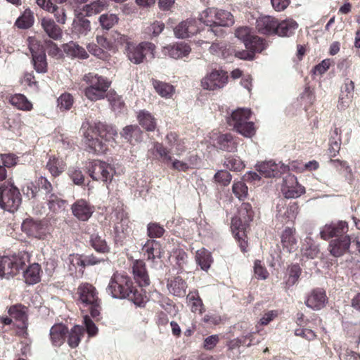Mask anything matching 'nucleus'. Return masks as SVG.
Returning <instances> with one entry per match:
<instances>
[{"label":"nucleus","mask_w":360,"mask_h":360,"mask_svg":"<svg viewBox=\"0 0 360 360\" xmlns=\"http://www.w3.org/2000/svg\"><path fill=\"white\" fill-rule=\"evenodd\" d=\"M84 136L89 152L99 154L107 150V143L112 146L117 132L113 126L96 122L88 127Z\"/></svg>","instance_id":"obj_1"},{"label":"nucleus","mask_w":360,"mask_h":360,"mask_svg":"<svg viewBox=\"0 0 360 360\" xmlns=\"http://www.w3.org/2000/svg\"><path fill=\"white\" fill-rule=\"evenodd\" d=\"M107 292L114 298L128 299L136 305L143 302V297L134 286L131 278L127 274L115 272L107 287Z\"/></svg>","instance_id":"obj_2"},{"label":"nucleus","mask_w":360,"mask_h":360,"mask_svg":"<svg viewBox=\"0 0 360 360\" xmlns=\"http://www.w3.org/2000/svg\"><path fill=\"white\" fill-rule=\"evenodd\" d=\"M199 20L207 26L210 27L209 31L214 35H220L223 30L219 27H229L234 23L233 15L225 10H218L214 8H208L199 15Z\"/></svg>","instance_id":"obj_3"},{"label":"nucleus","mask_w":360,"mask_h":360,"mask_svg":"<svg viewBox=\"0 0 360 360\" xmlns=\"http://www.w3.org/2000/svg\"><path fill=\"white\" fill-rule=\"evenodd\" d=\"M166 141L167 148L158 142L153 145V153L155 152L165 163L172 160V155L180 156L186 150L184 141L179 139L174 132H170L166 136Z\"/></svg>","instance_id":"obj_4"},{"label":"nucleus","mask_w":360,"mask_h":360,"mask_svg":"<svg viewBox=\"0 0 360 360\" xmlns=\"http://www.w3.org/2000/svg\"><path fill=\"white\" fill-rule=\"evenodd\" d=\"M83 80L87 84L84 89V95L89 100L96 101L105 97L110 86V82L106 77L89 72L84 76Z\"/></svg>","instance_id":"obj_5"},{"label":"nucleus","mask_w":360,"mask_h":360,"mask_svg":"<svg viewBox=\"0 0 360 360\" xmlns=\"http://www.w3.org/2000/svg\"><path fill=\"white\" fill-rule=\"evenodd\" d=\"M30 261V255L27 252H21L12 256L0 257V278L9 279L13 278L20 270H23L24 266Z\"/></svg>","instance_id":"obj_6"},{"label":"nucleus","mask_w":360,"mask_h":360,"mask_svg":"<svg viewBox=\"0 0 360 360\" xmlns=\"http://www.w3.org/2000/svg\"><path fill=\"white\" fill-rule=\"evenodd\" d=\"M250 114L251 112L248 108H238L228 118V123L239 134L250 138L255 133L254 123L248 121Z\"/></svg>","instance_id":"obj_7"},{"label":"nucleus","mask_w":360,"mask_h":360,"mask_svg":"<svg viewBox=\"0 0 360 360\" xmlns=\"http://www.w3.org/2000/svg\"><path fill=\"white\" fill-rule=\"evenodd\" d=\"M79 301L84 307H88L93 318L100 315L101 300L94 286L89 283L81 284L77 288Z\"/></svg>","instance_id":"obj_8"},{"label":"nucleus","mask_w":360,"mask_h":360,"mask_svg":"<svg viewBox=\"0 0 360 360\" xmlns=\"http://www.w3.org/2000/svg\"><path fill=\"white\" fill-rule=\"evenodd\" d=\"M21 195L17 187L10 183L0 186V207L10 212L16 211L21 204Z\"/></svg>","instance_id":"obj_9"},{"label":"nucleus","mask_w":360,"mask_h":360,"mask_svg":"<svg viewBox=\"0 0 360 360\" xmlns=\"http://www.w3.org/2000/svg\"><path fill=\"white\" fill-rule=\"evenodd\" d=\"M155 44L149 41H143L139 44H128L125 48V53L128 59L134 64H140L143 62L147 54H150L154 58Z\"/></svg>","instance_id":"obj_10"},{"label":"nucleus","mask_w":360,"mask_h":360,"mask_svg":"<svg viewBox=\"0 0 360 360\" xmlns=\"http://www.w3.org/2000/svg\"><path fill=\"white\" fill-rule=\"evenodd\" d=\"M88 170L93 180L107 184L111 182L115 173V168L110 164L101 160L90 162Z\"/></svg>","instance_id":"obj_11"},{"label":"nucleus","mask_w":360,"mask_h":360,"mask_svg":"<svg viewBox=\"0 0 360 360\" xmlns=\"http://www.w3.org/2000/svg\"><path fill=\"white\" fill-rule=\"evenodd\" d=\"M299 212L296 202H288L285 199H279L276 207V219L282 224L293 221Z\"/></svg>","instance_id":"obj_12"},{"label":"nucleus","mask_w":360,"mask_h":360,"mask_svg":"<svg viewBox=\"0 0 360 360\" xmlns=\"http://www.w3.org/2000/svg\"><path fill=\"white\" fill-rule=\"evenodd\" d=\"M22 229L29 235L39 239H44L51 231V227L47 219L41 221L27 219L22 224Z\"/></svg>","instance_id":"obj_13"},{"label":"nucleus","mask_w":360,"mask_h":360,"mask_svg":"<svg viewBox=\"0 0 360 360\" xmlns=\"http://www.w3.org/2000/svg\"><path fill=\"white\" fill-rule=\"evenodd\" d=\"M349 226L345 221H338L326 224L320 229V237L325 240L348 236Z\"/></svg>","instance_id":"obj_14"},{"label":"nucleus","mask_w":360,"mask_h":360,"mask_svg":"<svg viewBox=\"0 0 360 360\" xmlns=\"http://www.w3.org/2000/svg\"><path fill=\"white\" fill-rule=\"evenodd\" d=\"M228 82L227 73L223 70H213L201 81L205 89L214 91L223 88Z\"/></svg>","instance_id":"obj_15"},{"label":"nucleus","mask_w":360,"mask_h":360,"mask_svg":"<svg viewBox=\"0 0 360 360\" xmlns=\"http://www.w3.org/2000/svg\"><path fill=\"white\" fill-rule=\"evenodd\" d=\"M281 193L285 198H296L305 193V188L298 183L295 176L288 174L283 179Z\"/></svg>","instance_id":"obj_16"},{"label":"nucleus","mask_w":360,"mask_h":360,"mask_svg":"<svg viewBox=\"0 0 360 360\" xmlns=\"http://www.w3.org/2000/svg\"><path fill=\"white\" fill-rule=\"evenodd\" d=\"M289 169V166L281 162L276 164L271 160L263 162L257 165V170L259 173L262 176L267 178L277 177L287 172Z\"/></svg>","instance_id":"obj_17"},{"label":"nucleus","mask_w":360,"mask_h":360,"mask_svg":"<svg viewBox=\"0 0 360 360\" xmlns=\"http://www.w3.org/2000/svg\"><path fill=\"white\" fill-rule=\"evenodd\" d=\"M351 244L352 238L349 236H345L331 240L328 250L332 256L339 257L349 252Z\"/></svg>","instance_id":"obj_18"},{"label":"nucleus","mask_w":360,"mask_h":360,"mask_svg":"<svg viewBox=\"0 0 360 360\" xmlns=\"http://www.w3.org/2000/svg\"><path fill=\"white\" fill-rule=\"evenodd\" d=\"M327 302L326 291L321 288H315L309 293L305 304L313 310H320L326 306Z\"/></svg>","instance_id":"obj_19"},{"label":"nucleus","mask_w":360,"mask_h":360,"mask_svg":"<svg viewBox=\"0 0 360 360\" xmlns=\"http://www.w3.org/2000/svg\"><path fill=\"white\" fill-rule=\"evenodd\" d=\"M131 271L134 278L141 287L150 285V281L146 268V264L142 260H136L133 262Z\"/></svg>","instance_id":"obj_20"},{"label":"nucleus","mask_w":360,"mask_h":360,"mask_svg":"<svg viewBox=\"0 0 360 360\" xmlns=\"http://www.w3.org/2000/svg\"><path fill=\"white\" fill-rule=\"evenodd\" d=\"M71 209L73 215L81 221H87L94 211V207L83 199L77 200Z\"/></svg>","instance_id":"obj_21"},{"label":"nucleus","mask_w":360,"mask_h":360,"mask_svg":"<svg viewBox=\"0 0 360 360\" xmlns=\"http://www.w3.org/2000/svg\"><path fill=\"white\" fill-rule=\"evenodd\" d=\"M37 4L43 9L53 13L56 21L60 24H65L66 21V13L63 6H58L52 0H37Z\"/></svg>","instance_id":"obj_22"},{"label":"nucleus","mask_w":360,"mask_h":360,"mask_svg":"<svg viewBox=\"0 0 360 360\" xmlns=\"http://www.w3.org/2000/svg\"><path fill=\"white\" fill-rule=\"evenodd\" d=\"M198 31L197 22L191 18L181 22L174 30L175 36L181 39L190 37Z\"/></svg>","instance_id":"obj_23"},{"label":"nucleus","mask_w":360,"mask_h":360,"mask_svg":"<svg viewBox=\"0 0 360 360\" xmlns=\"http://www.w3.org/2000/svg\"><path fill=\"white\" fill-rule=\"evenodd\" d=\"M191 51V47L187 44L182 42L169 45L163 49V53L165 56H169L174 59L187 56Z\"/></svg>","instance_id":"obj_24"},{"label":"nucleus","mask_w":360,"mask_h":360,"mask_svg":"<svg viewBox=\"0 0 360 360\" xmlns=\"http://www.w3.org/2000/svg\"><path fill=\"white\" fill-rule=\"evenodd\" d=\"M276 26L277 20L269 15L260 17L256 21L257 30L264 34H274Z\"/></svg>","instance_id":"obj_25"},{"label":"nucleus","mask_w":360,"mask_h":360,"mask_svg":"<svg viewBox=\"0 0 360 360\" xmlns=\"http://www.w3.org/2000/svg\"><path fill=\"white\" fill-rule=\"evenodd\" d=\"M142 250L148 260L154 261L155 258H160L162 254L160 243L155 240H148Z\"/></svg>","instance_id":"obj_26"},{"label":"nucleus","mask_w":360,"mask_h":360,"mask_svg":"<svg viewBox=\"0 0 360 360\" xmlns=\"http://www.w3.org/2000/svg\"><path fill=\"white\" fill-rule=\"evenodd\" d=\"M277 25L275 34L280 37L291 36L295 33L298 27L297 23L292 19L285 20L280 22L277 20Z\"/></svg>","instance_id":"obj_27"},{"label":"nucleus","mask_w":360,"mask_h":360,"mask_svg":"<svg viewBox=\"0 0 360 360\" xmlns=\"http://www.w3.org/2000/svg\"><path fill=\"white\" fill-rule=\"evenodd\" d=\"M41 25L44 32L50 38L57 40L61 37L62 30L53 20L44 18L41 19Z\"/></svg>","instance_id":"obj_28"},{"label":"nucleus","mask_w":360,"mask_h":360,"mask_svg":"<svg viewBox=\"0 0 360 360\" xmlns=\"http://www.w3.org/2000/svg\"><path fill=\"white\" fill-rule=\"evenodd\" d=\"M217 143L219 149L227 152H235L238 146L236 139L231 134L219 135Z\"/></svg>","instance_id":"obj_29"},{"label":"nucleus","mask_w":360,"mask_h":360,"mask_svg":"<svg viewBox=\"0 0 360 360\" xmlns=\"http://www.w3.org/2000/svg\"><path fill=\"white\" fill-rule=\"evenodd\" d=\"M67 327L63 324H56L50 330V338L52 344L55 346H60L66 337Z\"/></svg>","instance_id":"obj_30"},{"label":"nucleus","mask_w":360,"mask_h":360,"mask_svg":"<svg viewBox=\"0 0 360 360\" xmlns=\"http://www.w3.org/2000/svg\"><path fill=\"white\" fill-rule=\"evenodd\" d=\"M167 288L169 292L174 295L183 297L186 294L187 285L184 280L177 276L167 282Z\"/></svg>","instance_id":"obj_31"},{"label":"nucleus","mask_w":360,"mask_h":360,"mask_svg":"<svg viewBox=\"0 0 360 360\" xmlns=\"http://www.w3.org/2000/svg\"><path fill=\"white\" fill-rule=\"evenodd\" d=\"M46 167L53 176H58L64 172L65 165L62 159L50 155Z\"/></svg>","instance_id":"obj_32"},{"label":"nucleus","mask_w":360,"mask_h":360,"mask_svg":"<svg viewBox=\"0 0 360 360\" xmlns=\"http://www.w3.org/2000/svg\"><path fill=\"white\" fill-rule=\"evenodd\" d=\"M47 205L50 212L54 214H59L65 211L66 201L62 200L55 194H49L46 196Z\"/></svg>","instance_id":"obj_33"},{"label":"nucleus","mask_w":360,"mask_h":360,"mask_svg":"<svg viewBox=\"0 0 360 360\" xmlns=\"http://www.w3.org/2000/svg\"><path fill=\"white\" fill-rule=\"evenodd\" d=\"M67 342L72 348L77 347L82 338L84 334V328L82 326L76 325L70 331L67 333Z\"/></svg>","instance_id":"obj_34"},{"label":"nucleus","mask_w":360,"mask_h":360,"mask_svg":"<svg viewBox=\"0 0 360 360\" xmlns=\"http://www.w3.org/2000/svg\"><path fill=\"white\" fill-rule=\"evenodd\" d=\"M302 252L303 256L309 259H314L318 256L319 248L311 237H307L302 246Z\"/></svg>","instance_id":"obj_35"},{"label":"nucleus","mask_w":360,"mask_h":360,"mask_svg":"<svg viewBox=\"0 0 360 360\" xmlns=\"http://www.w3.org/2000/svg\"><path fill=\"white\" fill-rule=\"evenodd\" d=\"M40 266L34 263L29 266L25 271H23L25 282L30 285L37 283L40 280Z\"/></svg>","instance_id":"obj_36"},{"label":"nucleus","mask_w":360,"mask_h":360,"mask_svg":"<svg viewBox=\"0 0 360 360\" xmlns=\"http://www.w3.org/2000/svg\"><path fill=\"white\" fill-rule=\"evenodd\" d=\"M64 51L68 55H70L72 57H77L82 59H86L89 57V55L85 49L73 41H70L65 44Z\"/></svg>","instance_id":"obj_37"},{"label":"nucleus","mask_w":360,"mask_h":360,"mask_svg":"<svg viewBox=\"0 0 360 360\" xmlns=\"http://www.w3.org/2000/svg\"><path fill=\"white\" fill-rule=\"evenodd\" d=\"M140 125L147 131H154L156 127L155 119L146 110H141L138 115Z\"/></svg>","instance_id":"obj_38"},{"label":"nucleus","mask_w":360,"mask_h":360,"mask_svg":"<svg viewBox=\"0 0 360 360\" xmlns=\"http://www.w3.org/2000/svg\"><path fill=\"white\" fill-rule=\"evenodd\" d=\"M108 7L106 0H96L83 7V11L87 16L98 14Z\"/></svg>","instance_id":"obj_39"},{"label":"nucleus","mask_w":360,"mask_h":360,"mask_svg":"<svg viewBox=\"0 0 360 360\" xmlns=\"http://www.w3.org/2000/svg\"><path fill=\"white\" fill-rule=\"evenodd\" d=\"M249 221H245L244 218L236 216L231 220V229L236 238H241L245 236V229Z\"/></svg>","instance_id":"obj_40"},{"label":"nucleus","mask_w":360,"mask_h":360,"mask_svg":"<svg viewBox=\"0 0 360 360\" xmlns=\"http://www.w3.org/2000/svg\"><path fill=\"white\" fill-rule=\"evenodd\" d=\"M153 85L156 92L162 97L170 98L174 92V86L168 83L153 79Z\"/></svg>","instance_id":"obj_41"},{"label":"nucleus","mask_w":360,"mask_h":360,"mask_svg":"<svg viewBox=\"0 0 360 360\" xmlns=\"http://www.w3.org/2000/svg\"><path fill=\"white\" fill-rule=\"evenodd\" d=\"M73 28L78 37L86 36L91 31V22L84 18H79L77 20L74 22Z\"/></svg>","instance_id":"obj_42"},{"label":"nucleus","mask_w":360,"mask_h":360,"mask_svg":"<svg viewBox=\"0 0 360 360\" xmlns=\"http://www.w3.org/2000/svg\"><path fill=\"white\" fill-rule=\"evenodd\" d=\"M196 261L202 270L207 271L212 262L211 254L209 251L202 249L196 252Z\"/></svg>","instance_id":"obj_43"},{"label":"nucleus","mask_w":360,"mask_h":360,"mask_svg":"<svg viewBox=\"0 0 360 360\" xmlns=\"http://www.w3.org/2000/svg\"><path fill=\"white\" fill-rule=\"evenodd\" d=\"M90 244L92 248L98 252L106 253L110 250V248L107 245L105 240L98 234H92L91 236Z\"/></svg>","instance_id":"obj_44"},{"label":"nucleus","mask_w":360,"mask_h":360,"mask_svg":"<svg viewBox=\"0 0 360 360\" xmlns=\"http://www.w3.org/2000/svg\"><path fill=\"white\" fill-rule=\"evenodd\" d=\"M11 103L17 108L22 110H30L32 108V103L22 94H15L10 99Z\"/></svg>","instance_id":"obj_45"},{"label":"nucleus","mask_w":360,"mask_h":360,"mask_svg":"<svg viewBox=\"0 0 360 360\" xmlns=\"http://www.w3.org/2000/svg\"><path fill=\"white\" fill-rule=\"evenodd\" d=\"M288 276L285 281V285L289 288L297 283L302 269L298 264H293L288 268Z\"/></svg>","instance_id":"obj_46"},{"label":"nucleus","mask_w":360,"mask_h":360,"mask_svg":"<svg viewBox=\"0 0 360 360\" xmlns=\"http://www.w3.org/2000/svg\"><path fill=\"white\" fill-rule=\"evenodd\" d=\"M117 221L115 222V231L117 234L124 233L127 231L129 228V219L124 212H119L117 213Z\"/></svg>","instance_id":"obj_47"},{"label":"nucleus","mask_w":360,"mask_h":360,"mask_svg":"<svg viewBox=\"0 0 360 360\" xmlns=\"http://www.w3.org/2000/svg\"><path fill=\"white\" fill-rule=\"evenodd\" d=\"M187 300L193 312H203V303L197 292H190L187 295Z\"/></svg>","instance_id":"obj_48"},{"label":"nucleus","mask_w":360,"mask_h":360,"mask_svg":"<svg viewBox=\"0 0 360 360\" xmlns=\"http://www.w3.org/2000/svg\"><path fill=\"white\" fill-rule=\"evenodd\" d=\"M245 46L255 53V52L262 51L265 49V43L262 39L252 34L249 41L245 42Z\"/></svg>","instance_id":"obj_49"},{"label":"nucleus","mask_w":360,"mask_h":360,"mask_svg":"<svg viewBox=\"0 0 360 360\" xmlns=\"http://www.w3.org/2000/svg\"><path fill=\"white\" fill-rule=\"evenodd\" d=\"M101 27L104 30H110L118 22L119 18L115 14L104 13L98 18Z\"/></svg>","instance_id":"obj_50"},{"label":"nucleus","mask_w":360,"mask_h":360,"mask_svg":"<svg viewBox=\"0 0 360 360\" xmlns=\"http://www.w3.org/2000/svg\"><path fill=\"white\" fill-rule=\"evenodd\" d=\"M281 242L283 248H286L288 252H292L297 248V240L290 230L285 231L283 233Z\"/></svg>","instance_id":"obj_51"},{"label":"nucleus","mask_w":360,"mask_h":360,"mask_svg":"<svg viewBox=\"0 0 360 360\" xmlns=\"http://www.w3.org/2000/svg\"><path fill=\"white\" fill-rule=\"evenodd\" d=\"M232 191L238 199L243 200L248 195V188L243 181H239L234 182L232 186Z\"/></svg>","instance_id":"obj_52"},{"label":"nucleus","mask_w":360,"mask_h":360,"mask_svg":"<svg viewBox=\"0 0 360 360\" xmlns=\"http://www.w3.org/2000/svg\"><path fill=\"white\" fill-rule=\"evenodd\" d=\"M224 165L229 169L239 171L244 167L243 162L237 156L229 155L224 160Z\"/></svg>","instance_id":"obj_53"},{"label":"nucleus","mask_w":360,"mask_h":360,"mask_svg":"<svg viewBox=\"0 0 360 360\" xmlns=\"http://www.w3.org/2000/svg\"><path fill=\"white\" fill-rule=\"evenodd\" d=\"M34 69L39 73H44L47 71V63L46 54L41 53L39 56L32 57Z\"/></svg>","instance_id":"obj_54"},{"label":"nucleus","mask_w":360,"mask_h":360,"mask_svg":"<svg viewBox=\"0 0 360 360\" xmlns=\"http://www.w3.org/2000/svg\"><path fill=\"white\" fill-rule=\"evenodd\" d=\"M33 24V16L30 11H25V13L15 22V25L19 28L26 29L30 27Z\"/></svg>","instance_id":"obj_55"},{"label":"nucleus","mask_w":360,"mask_h":360,"mask_svg":"<svg viewBox=\"0 0 360 360\" xmlns=\"http://www.w3.org/2000/svg\"><path fill=\"white\" fill-rule=\"evenodd\" d=\"M73 102V97L69 93L63 94L58 98V105L61 110H70L72 106Z\"/></svg>","instance_id":"obj_56"},{"label":"nucleus","mask_w":360,"mask_h":360,"mask_svg":"<svg viewBox=\"0 0 360 360\" xmlns=\"http://www.w3.org/2000/svg\"><path fill=\"white\" fill-rule=\"evenodd\" d=\"M141 131L136 125H129L125 127L122 131L120 133L121 136L129 141H132L134 136H137L140 134Z\"/></svg>","instance_id":"obj_57"},{"label":"nucleus","mask_w":360,"mask_h":360,"mask_svg":"<svg viewBox=\"0 0 360 360\" xmlns=\"http://www.w3.org/2000/svg\"><path fill=\"white\" fill-rule=\"evenodd\" d=\"M28 47L32 57L39 56L41 53H45L42 46L34 37L28 38Z\"/></svg>","instance_id":"obj_58"},{"label":"nucleus","mask_w":360,"mask_h":360,"mask_svg":"<svg viewBox=\"0 0 360 360\" xmlns=\"http://www.w3.org/2000/svg\"><path fill=\"white\" fill-rule=\"evenodd\" d=\"M147 230L150 238H160L165 233L164 228L157 223L149 224Z\"/></svg>","instance_id":"obj_59"},{"label":"nucleus","mask_w":360,"mask_h":360,"mask_svg":"<svg viewBox=\"0 0 360 360\" xmlns=\"http://www.w3.org/2000/svg\"><path fill=\"white\" fill-rule=\"evenodd\" d=\"M214 179L216 182L226 186L231 181V175L226 170H220L215 174Z\"/></svg>","instance_id":"obj_60"},{"label":"nucleus","mask_w":360,"mask_h":360,"mask_svg":"<svg viewBox=\"0 0 360 360\" xmlns=\"http://www.w3.org/2000/svg\"><path fill=\"white\" fill-rule=\"evenodd\" d=\"M75 260L76 262V264L84 266L86 265H95L101 262L100 259H97L93 255L86 257L84 259H81L78 255L73 256L72 262H73Z\"/></svg>","instance_id":"obj_61"},{"label":"nucleus","mask_w":360,"mask_h":360,"mask_svg":"<svg viewBox=\"0 0 360 360\" xmlns=\"http://www.w3.org/2000/svg\"><path fill=\"white\" fill-rule=\"evenodd\" d=\"M353 96L340 91L338 102V108L344 110L347 108L352 101Z\"/></svg>","instance_id":"obj_62"},{"label":"nucleus","mask_w":360,"mask_h":360,"mask_svg":"<svg viewBox=\"0 0 360 360\" xmlns=\"http://www.w3.org/2000/svg\"><path fill=\"white\" fill-rule=\"evenodd\" d=\"M254 271L255 276L258 279L265 280L269 276L266 268L262 264L261 261L256 260L254 265Z\"/></svg>","instance_id":"obj_63"},{"label":"nucleus","mask_w":360,"mask_h":360,"mask_svg":"<svg viewBox=\"0 0 360 360\" xmlns=\"http://www.w3.org/2000/svg\"><path fill=\"white\" fill-rule=\"evenodd\" d=\"M235 35L238 39L243 41L244 45H245V42H248L252 36L250 29L248 27L238 28L236 30Z\"/></svg>","instance_id":"obj_64"}]
</instances>
